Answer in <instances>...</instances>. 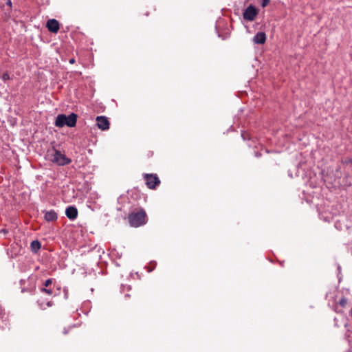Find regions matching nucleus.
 I'll return each instance as SVG.
<instances>
[{"instance_id": "f257e3e1", "label": "nucleus", "mask_w": 352, "mask_h": 352, "mask_svg": "<svg viewBox=\"0 0 352 352\" xmlns=\"http://www.w3.org/2000/svg\"><path fill=\"white\" fill-rule=\"evenodd\" d=\"M129 224L132 227L138 228L146 224L147 216L144 209L131 212L128 216Z\"/></svg>"}, {"instance_id": "f03ea898", "label": "nucleus", "mask_w": 352, "mask_h": 352, "mask_svg": "<svg viewBox=\"0 0 352 352\" xmlns=\"http://www.w3.org/2000/svg\"><path fill=\"white\" fill-rule=\"evenodd\" d=\"M78 116L74 113H70L69 116L65 114H59L56 118L55 126L59 128L67 126L69 127H74L76 125Z\"/></svg>"}, {"instance_id": "7ed1b4c3", "label": "nucleus", "mask_w": 352, "mask_h": 352, "mask_svg": "<svg viewBox=\"0 0 352 352\" xmlns=\"http://www.w3.org/2000/svg\"><path fill=\"white\" fill-rule=\"evenodd\" d=\"M51 160L59 166H65L70 164L72 160L67 157L65 155L62 154L58 150L54 149V153L52 155Z\"/></svg>"}, {"instance_id": "20e7f679", "label": "nucleus", "mask_w": 352, "mask_h": 352, "mask_svg": "<svg viewBox=\"0 0 352 352\" xmlns=\"http://www.w3.org/2000/svg\"><path fill=\"white\" fill-rule=\"evenodd\" d=\"M144 178L147 187L150 189H155L160 184V180L156 174L146 173L144 175Z\"/></svg>"}, {"instance_id": "39448f33", "label": "nucleus", "mask_w": 352, "mask_h": 352, "mask_svg": "<svg viewBox=\"0 0 352 352\" xmlns=\"http://www.w3.org/2000/svg\"><path fill=\"white\" fill-rule=\"evenodd\" d=\"M258 9L250 4L244 10L243 16L245 20L252 21L258 14Z\"/></svg>"}, {"instance_id": "423d86ee", "label": "nucleus", "mask_w": 352, "mask_h": 352, "mask_svg": "<svg viewBox=\"0 0 352 352\" xmlns=\"http://www.w3.org/2000/svg\"><path fill=\"white\" fill-rule=\"evenodd\" d=\"M109 122L105 116H98L96 118V125L98 127L103 131L109 129Z\"/></svg>"}, {"instance_id": "0eeeda50", "label": "nucleus", "mask_w": 352, "mask_h": 352, "mask_svg": "<svg viewBox=\"0 0 352 352\" xmlns=\"http://www.w3.org/2000/svg\"><path fill=\"white\" fill-rule=\"evenodd\" d=\"M46 27L52 33H57L59 30V23L56 19H49L47 21Z\"/></svg>"}, {"instance_id": "6e6552de", "label": "nucleus", "mask_w": 352, "mask_h": 352, "mask_svg": "<svg viewBox=\"0 0 352 352\" xmlns=\"http://www.w3.org/2000/svg\"><path fill=\"white\" fill-rule=\"evenodd\" d=\"M78 213L77 208L74 206H69L65 210V215L72 221H74L77 218Z\"/></svg>"}, {"instance_id": "1a4fd4ad", "label": "nucleus", "mask_w": 352, "mask_h": 352, "mask_svg": "<svg viewBox=\"0 0 352 352\" xmlns=\"http://www.w3.org/2000/svg\"><path fill=\"white\" fill-rule=\"evenodd\" d=\"M255 44H264L266 41V34L263 32H257L252 38Z\"/></svg>"}, {"instance_id": "9d476101", "label": "nucleus", "mask_w": 352, "mask_h": 352, "mask_svg": "<svg viewBox=\"0 0 352 352\" xmlns=\"http://www.w3.org/2000/svg\"><path fill=\"white\" fill-rule=\"evenodd\" d=\"M45 220L48 222L56 221L58 219L57 213L54 210H51L49 211H45Z\"/></svg>"}, {"instance_id": "9b49d317", "label": "nucleus", "mask_w": 352, "mask_h": 352, "mask_svg": "<svg viewBox=\"0 0 352 352\" xmlns=\"http://www.w3.org/2000/svg\"><path fill=\"white\" fill-rule=\"evenodd\" d=\"M41 248V244L38 240L32 241L30 243V249L33 253H37Z\"/></svg>"}, {"instance_id": "f8f14e48", "label": "nucleus", "mask_w": 352, "mask_h": 352, "mask_svg": "<svg viewBox=\"0 0 352 352\" xmlns=\"http://www.w3.org/2000/svg\"><path fill=\"white\" fill-rule=\"evenodd\" d=\"M347 299L344 297H342V298L340 299L339 300V305L342 307H344L346 304H347Z\"/></svg>"}, {"instance_id": "ddd939ff", "label": "nucleus", "mask_w": 352, "mask_h": 352, "mask_svg": "<svg viewBox=\"0 0 352 352\" xmlns=\"http://www.w3.org/2000/svg\"><path fill=\"white\" fill-rule=\"evenodd\" d=\"M41 291L42 292L47 294L48 295H52L53 294L52 290L51 289H47L46 287L41 288Z\"/></svg>"}, {"instance_id": "4468645a", "label": "nucleus", "mask_w": 352, "mask_h": 352, "mask_svg": "<svg viewBox=\"0 0 352 352\" xmlns=\"http://www.w3.org/2000/svg\"><path fill=\"white\" fill-rule=\"evenodd\" d=\"M1 79H2L4 82H6V81H7V80H10V77L9 74H8V72H5V73H3V75H2V76H1Z\"/></svg>"}, {"instance_id": "2eb2a0df", "label": "nucleus", "mask_w": 352, "mask_h": 352, "mask_svg": "<svg viewBox=\"0 0 352 352\" xmlns=\"http://www.w3.org/2000/svg\"><path fill=\"white\" fill-rule=\"evenodd\" d=\"M52 283V278H49V279L46 280L45 281L44 284H43L44 287H49Z\"/></svg>"}, {"instance_id": "dca6fc26", "label": "nucleus", "mask_w": 352, "mask_h": 352, "mask_svg": "<svg viewBox=\"0 0 352 352\" xmlns=\"http://www.w3.org/2000/svg\"><path fill=\"white\" fill-rule=\"evenodd\" d=\"M270 1V0H261V6L263 8L266 7L269 4Z\"/></svg>"}, {"instance_id": "f3484780", "label": "nucleus", "mask_w": 352, "mask_h": 352, "mask_svg": "<svg viewBox=\"0 0 352 352\" xmlns=\"http://www.w3.org/2000/svg\"><path fill=\"white\" fill-rule=\"evenodd\" d=\"M241 137L243 138V139L244 140H247V139H248V140L250 139V138H249V135H248V134H247V133H244V132H242V133H241Z\"/></svg>"}, {"instance_id": "a211bd4d", "label": "nucleus", "mask_w": 352, "mask_h": 352, "mask_svg": "<svg viewBox=\"0 0 352 352\" xmlns=\"http://www.w3.org/2000/svg\"><path fill=\"white\" fill-rule=\"evenodd\" d=\"M64 297L65 299L68 298V289L67 288L63 289Z\"/></svg>"}, {"instance_id": "6ab92c4d", "label": "nucleus", "mask_w": 352, "mask_h": 352, "mask_svg": "<svg viewBox=\"0 0 352 352\" xmlns=\"http://www.w3.org/2000/svg\"><path fill=\"white\" fill-rule=\"evenodd\" d=\"M37 302H38V306L40 307V308H41V309H45V307H44V305H43V302H40L39 301H38Z\"/></svg>"}, {"instance_id": "aec40b11", "label": "nucleus", "mask_w": 352, "mask_h": 352, "mask_svg": "<svg viewBox=\"0 0 352 352\" xmlns=\"http://www.w3.org/2000/svg\"><path fill=\"white\" fill-rule=\"evenodd\" d=\"M8 232V230L7 229H2L0 230V233H3L4 234H7Z\"/></svg>"}, {"instance_id": "412c9836", "label": "nucleus", "mask_w": 352, "mask_h": 352, "mask_svg": "<svg viewBox=\"0 0 352 352\" xmlns=\"http://www.w3.org/2000/svg\"><path fill=\"white\" fill-rule=\"evenodd\" d=\"M6 5L11 7L12 6V1L11 0H7Z\"/></svg>"}, {"instance_id": "4be33fe9", "label": "nucleus", "mask_w": 352, "mask_h": 352, "mask_svg": "<svg viewBox=\"0 0 352 352\" xmlns=\"http://www.w3.org/2000/svg\"><path fill=\"white\" fill-rule=\"evenodd\" d=\"M68 331H69V329H67V328H64L63 333V334L66 335L68 333Z\"/></svg>"}, {"instance_id": "5701e85b", "label": "nucleus", "mask_w": 352, "mask_h": 352, "mask_svg": "<svg viewBox=\"0 0 352 352\" xmlns=\"http://www.w3.org/2000/svg\"><path fill=\"white\" fill-rule=\"evenodd\" d=\"M47 307H51V306H52V301H48V302H47Z\"/></svg>"}, {"instance_id": "b1692460", "label": "nucleus", "mask_w": 352, "mask_h": 352, "mask_svg": "<svg viewBox=\"0 0 352 352\" xmlns=\"http://www.w3.org/2000/svg\"><path fill=\"white\" fill-rule=\"evenodd\" d=\"M69 62L71 63V64H73L75 63V60L74 58H71Z\"/></svg>"}, {"instance_id": "393cba45", "label": "nucleus", "mask_w": 352, "mask_h": 352, "mask_svg": "<svg viewBox=\"0 0 352 352\" xmlns=\"http://www.w3.org/2000/svg\"><path fill=\"white\" fill-rule=\"evenodd\" d=\"M255 155H256V157H259V156H261V154H260V153H257V152H256V153H255Z\"/></svg>"}, {"instance_id": "a878e982", "label": "nucleus", "mask_w": 352, "mask_h": 352, "mask_svg": "<svg viewBox=\"0 0 352 352\" xmlns=\"http://www.w3.org/2000/svg\"><path fill=\"white\" fill-rule=\"evenodd\" d=\"M350 316H351V317L352 318V307H351V311H350Z\"/></svg>"}, {"instance_id": "bb28decb", "label": "nucleus", "mask_w": 352, "mask_h": 352, "mask_svg": "<svg viewBox=\"0 0 352 352\" xmlns=\"http://www.w3.org/2000/svg\"><path fill=\"white\" fill-rule=\"evenodd\" d=\"M349 163L352 164V158L349 160Z\"/></svg>"}]
</instances>
